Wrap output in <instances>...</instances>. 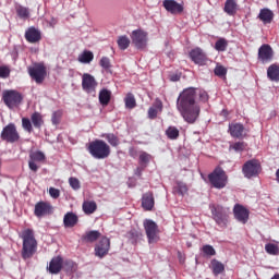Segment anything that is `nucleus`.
I'll use <instances>...</instances> for the list:
<instances>
[{
  "label": "nucleus",
  "mask_w": 279,
  "mask_h": 279,
  "mask_svg": "<svg viewBox=\"0 0 279 279\" xmlns=\"http://www.w3.org/2000/svg\"><path fill=\"white\" fill-rule=\"evenodd\" d=\"M197 97L199 101L206 104L208 101V93L204 89H195V87H189L180 93L177 99V110L185 121L193 125L198 119L202 112V107L197 102Z\"/></svg>",
  "instance_id": "nucleus-1"
},
{
  "label": "nucleus",
  "mask_w": 279,
  "mask_h": 279,
  "mask_svg": "<svg viewBox=\"0 0 279 279\" xmlns=\"http://www.w3.org/2000/svg\"><path fill=\"white\" fill-rule=\"evenodd\" d=\"M20 239L23 240L22 258L27 260L36 254V251L38 250V241H36L33 229H24L20 233Z\"/></svg>",
  "instance_id": "nucleus-2"
},
{
  "label": "nucleus",
  "mask_w": 279,
  "mask_h": 279,
  "mask_svg": "<svg viewBox=\"0 0 279 279\" xmlns=\"http://www.w3.org/2000/svg\"><path fill=\"white\" fill-rule=\"evenodd\" d=\"M87 151L96 160H106L110 157V145L104 140H95L87 145Z\"/></svg>",
  "instance_id": "nucleus-3"
},
{
  "label": "nucleus",
  "mask_w": 279,
  "mask_h": 279,
  "mask_svg": "<svg viewBox=\"0 0 279 279\" xmlns=\"http://www.w3.org/2000/svg\"><path fill=\"white\" fill-rule=\"evenodd\" d=\"M209 210L214 221L219 228H228V221H230V209L221 205H209Z\"/></svg>",
  "instance_id": "nucleus-4"
},
{
  "label": "nucleus",
  "mask_w": 279,
  "mask_h": 279,
  "mask_svg": "<svg viewBox=\"0 0 279 279\" xmlns=\"http://www.w3.org/2000/svg\"><path fill=\"white\" fill-rule=\"evenodd\" d=\"M208 180L215 189H225L226 184H228V175H226V171L221 168L214 170L208 175Z\"/></svg>",
  "instance_id": "nucleus-5"
},
{
  "label": "nucleus",
  "mask_w": 279,
  "mask_h": 279,
  "mask_svg": "<svg viewBox=\"0 0 279 279\" xmlns=\"http://www.w3.org/2000/svg\"><path fill=\"white\" fill-rule=\"evenodd\" d=\"M1 141H5V143H19L21 140V135L16 130V125L14 123H9L3 128L0 134Z\"/></svg>",
  "instance_id": "nucleus-6"
},
{
  "label": "nucleus",
  "mask_w": 279,
  "mask_h": 279,
  "mask_svg": "<svg viewBox=\"0 0 279 279\" xmlns=\"http://www.w3.org/2000/svg\"><path fill=\"white\" fill-rule=\"evenodd\" d=\"M3 101L5 106L12 110L13 108H19V106H21L23 96L16 90H7L3 93Z\"/></svg>",
  "instance_id": "nucleus-7"
},
{
  "label": "nucleus",
  "mask_w": 279,
  "mask_h": 279,
  "mask_svg": "<svg viewBox=\"0 0 279 279\" xmlns=\"http://www.w3.org/2000/svg\"><path fill=\"white\" fill-rule=\"evenodd\" d=\"M131 39L136 49H145L148 43V34L143 29H135L131 33Z\"/></svg>",
  "instance_id": "nucleus-8"
},
{
  "label": "nucleus",
  "mask_w": 279,
  "mask_h": 279,
  "mask_svg": "<svg viewBox=\"0 0 279 279\" xmlns=\"http://www.w3.org/2000/svg\"><path fill=\"white\" fill-rule=\"evenodd\" d=\"M28 74L36 84H43L47 77V68L44 64H35L33 68H28Z\"/></svg>",
  "instance_id": "nucleus-9"
},
{
  "label": "nucleus",
  "mask_w": 279,
  "mask_h": 279,
  "mask_svg": "<svg viewBox=\"0 0 279 279\" xmlns=\"http://www.w3.org/2000/svg\"><path fill=\"white\" fill-rule=\"evenodd\" d=\"M97 80L95 76L88 73H84L82 76V88L87 95H95L97 93Z\"/></svg>",
  "instance_id": "nucleus-10"
},
{
  "label": "nucleus",
  "mask_w": 279,
  "mask_h": 279,
  "mask_svg": "<svg viewBox=\"0 0 279 279\" xmlns=\"http://www.w3.org/2000/svg\"><path fill=\"white\" fill-rule=\"evenodd\" d=\"M144 229L148 239V243H157L159 239L158 225L151 219H146L144 220Z\"/></svg>",
  "instance_id": "nucleus-11"
},
{
  "label": "nucleus",
  "mask_w": 279,
  "mask_h": 279,
  "mask_svg": "<svg viewBox=\"0 0 279 279\" xmlns=\"http://www.w3.org/2000/svg\"><path fill=\"white\" fill-rule=\"evenodd\" d=\"M257 60L262 62V64H267L274 60V48L269 46V44H263L257 53Z\"/></svg>",
  "instance_id": "nucleus-12"
},
{
  "label": "nucleus",
  "mask_w": 279,
  "mask_h": 279,
  "mask_svg": "<svg viewBox=\"0 0 279 279\" xmlns=\"http://www.w3.org/2000/svg\"><path fill=\"white\" fill-rule=\"evenodd\" d=\"M45 153L40 150H35L29 153V160H28V169L36 173L38 169H40V166H38V162H45Z\"/></svg>",
  "instance_id": "nucleus-13"
},
{
  "label": "nucleus",
  "mask_w": 279,
  "mask_h": 279,
  "mask_svg": "<svg viewBox=\"0 0 279 279\" xmlns=\"http://www.w3.org/2000/svg\"><path fill=\"white\" fill-rule=\"evenodd\" d=\"M242 171L245 178H254L260 171V163L255 159L248 160L244 163Z\"/></svg>",
  "instance_id": "nucleus-14"
},
{
  "label": "nucleus",
  "mask_w": 279,
  "mask_h": 279,
  "mask_svg": "<svg viewBox=\"0 0 279 279\" xmlns=\"http://www.w3.org/2000/svg\"><path fill=\"white\" fill-rule=\"evenodd\" d=\"M233 215L240 223H247L250 220V210H247L243 205L236 204L233 208Z\"/></svg>",
  "instance_id": "nucleus-15"
},
{
  "label": "nucleus",
  "mask_w": 279,
  "mask_h": 279,
  "mask_svg": "<svg viewBox=\"0 0 279 279\" xmlns=\"http://www.w3.org/2000/svg\"><path fill=\"white\" fill-rule=\"evenodd\" d=\"M110 252V239L104 236L95 246V254L98 258H104Z\"/></svg>",
  "instance_id": "nucleus-16"
},
{
  "label": "nucleus",
  "mask_w": 279,
  "mask_h": 279,
  "mask_svg": "<svg viewBox=\"0 0 279 279\" xmlns=\"http://www.w3.org/2000/svg\"><path fill=\"white\" fill-rule=\"evenodd\" d=\"M190 58L194 64H199L201 66H204V64L208 62V57L206 56V52L201 48H195L191 50Z\"/></svg>",
  "instance_id": "nucleus-17"
},
{
  "label": "nucleus",
  "mask_w": 279,
  "mask_h": 279,
  "mask_svg": "<svg viewBox=\"0 0 279 279\" xmlns=\"http://www.w3.org/2000/svg\"><path fill=\"white\" fill-rule=\"evenodd\" d=\"M162 5L170 14H182L184 12V5L175 0H163Z\"/></svg>",
  "instance_id": "nucleus-18"
},
{
  "label": "nucleus",
  "mask_w": 279,
  "mask_h": 279,
  "mask_svg": "<svg viewBox=\"0 0 279 279\" xmlns=\"http://www.w3.org/2000/svg\"><path fill=\"white\" fill-rule=\"evenodd\" d=\"M34 213L36 217H45V215H51V204L39 202L35 205Z\"/></svg>",
  "instance_id": "nucleus-19"
},
{
  "label": "nucleus",
  "mask_w": 279,
  "mask_h": 279,
  "mask_svg": "<svg viewBox=\"0 0 279 279\" xmlns=\"http://www.w3.org/2000/svg\"><path fill=\"white\" fill-rule=\"evenodd\" d=\"M40 38H41L40 31L37 29L36 27L32 26L28 29H26L25 39L27 40V43H31V44L39 43Z\"/></svg>",
  "instance_id": "nucleus-20"
},
{
  "label": "nucleus",
  "mask_w": 279,
  "mask_h": 279,
  "mask_svg": "<svg viewBox=\"0 0 279 279\" xmlns=\"http://www.w3.org/2000/svg\"><path fill=\"white\" fill-rule=\"evenodd\" d=\"M64 265V259L61 256L53 257L49 264L48 271L50 274H60Z\"/></svg>",
  "instance_id": "nucleus-21"
},
{
  "label": "nucleus",
  "mask_w": 279,
  "mask_h": 279,
  "mask_svg": "<svg viewBox=\"0 0 279 279\" xmlns=\"http://www.w3.org/2000/svg\"><path fill=\"white\" fill-rule=\"evenodd\" d=\"M229 132L233 138H243L245 136V126L241 123L230 124Z\"/></svg>",
  "instance_id": "nucleus-22"
},
{
  "label": "nucleus",
  "mask_w": 279,
  "mask_h": 279,
  "mask_svg": "<svg viewBox=\"0 0 279 279\" xmlns=\"http://www.w3.org/2000/svg\"><path fill=\"white\" fill-rule=\"evenodd\" d=\"M154 193L153 192H146L142 196V208L144 210H151L154 208Z\"/></svg>",
  "instance_id": "nucleus-23"
},
{
  "label": "nucleus",
  "mask_w": 279,
  "mask_h": 279,
  "mask_svg": "<svg viewBox=\"0 0 279 279\" xmlns=\"http://www.w3.org/2000/svg\"><path fill=\"white\" fill-rule=\"evenodd\" d=\"M223 12H226L228 16H234L236 12H239V2H236V0H227L225 2Z\"/></svg>",
  "instance_id": "nucleus-24"
},
{
  "label": "nucleus",
  "mask_w": 279,
  "mask_h": 279,
  "mask_svg": "<svg viewBox=\"0 0 279 279\" xmlns=\"http://www.w3.org/2000/svg\"><path fill=\"white\" fill-rule=\"evenodd\" d=\"M77 215L73 213H66L63 217V226L65 228H75V226H77Z\"/></svg>",
  "instance_id": "nucleus-25"
},
{
  "label": "nucleus",
  "mask_w": 279,
  "mask_h": 279,
  "mask_svg": "<svg viewBox=\"0 0 279 279\" xmlns=\"http://www.w3.org/2000/svg\"><path fill=\"white\" fill-rule=\"evenodd\" d=\"M143 236V233L136 229H131L129 232H126L125 238L128 241L132 243V245H136L138 241H141Z\"/></svg>",
  "instance_id": "nucleus-26"
},
{
  "label": "nucleus",
  "mask_w": 279,
  "mask_h": 279,
  "mask_svg": "<svg viewBox=\"0 0 279 279\" xmlns=\"http://www.w3.org/2000/svg\"><path fill=\"white\" fill-rule=\"evenodd\" d=\"M173 193L175 195H181V197H184L186 193H189V185L182 181H177L173 186Z\"/></svg>",
  "instance_id": "nucleus-27"
},
{
  "label": "nucleus",
  "mask_w": 279,
  "mask_h": 279,
  "mask_svg": "<svg viewBox=\"0 0 279 279\" xmlns=\"http://www.w3.org/2000/svg\"><path fill=\"white\" fill-rule=\"evenodd\" d=\"M267 77L270 82H279V66L278 64H271L267 69Z\"/></svg>",
  "instance_id": "nucleus-28"
},
{
  "label": "nucleus",
  "mask_w": 279,
  "mask_h": 279,
  "mask_svg": "<svg viewBox=\"0 0 279 279\" xmlns=\"http://www.w3.org/2000/svg\"><path fill=\"white\" fill-rule=\"evenodd\" d=\"M92 60H95V54L90 50L83 51L77 58V61L81 62V64H90Z\"/></svg>",
  "instance_id": "nucleus-29"
},
{
  "label": "nucleus",
  "mask_w": 279,
  "mask_h": 279,
  "mask_svg": "<svg viewBox=\"0 0 279 279\" xmlns=\"http://www.w3.org/2000/svg\"><path fill=\"white\" fill-rule=\"evenodd\" d=\"M98 98L101 106H108V104H110V99L112 98V92L109 89H101Z\"/></svg>",
  "instance_id": "nucleus-30"
},
{
  "label": "nucleus",
  "mask_w": 279,
  "mask_h": 279,
  "mask_svg": "<svg viewBox=\"0 0 279 279\" xmlns=\"http://www.w3.org/2000/svg\"><path fill=\"white\" fill-rule=\"evenodd\" d=\"M158 112H162V101L157 100L153 107L148 109V119H156Z\"/></svg>",
  "instance_id": "nucleus-31"
},
{
  "label": "nucleus",
  "mask_w": 279,
  "mask_h": 279,
  "mask_svg": "<svg viewBox=\"0 0 279 279\" xmlns=\"http://www.w3.org/2000/svg\"><path fill=\"white\" fill-rule=\"evenodd\" d=\"M210 265L214 276H219L223 274V271H226V266L223 265V263L217 259H211Z\"/></svg>",
  "instance_id": "nucleus-32"
},
{
  "label": "nucleus",
  "mask_w": 279,
  "mask_h": 279,
  "mask_svg": "<svg viewBox=\"0 0 279 279\" xmlns=\"http://www.w3.org/2000/svg\"><path fill=\"white\" fill-rule=\"evenodd\" d=\"M258 19L265 24L271 23V21H274V12L269 9H262L259 11Z\"/></svg>",
  "instance_id": "nucleus-33"
},
{
  "label": "nucleus",
  "mask_w": 279,
  "mask_h": 279,
  "mask_svg": "<svg viewBox=\"0 0 279 279\" xmlns=\"http://www.w3.org/2000/svg\"><path fill=\"white\" fill-rule=\"evenodd\" d=\"M102 138H106L111 147H119V145H121V141L114 133H106L102 135Z\"/></svg>",
  "instance_id": "nucleus-34"
},
{
  "label": "nucleus",
  "mask_w": 279,
  "mask_h": 279,
  "mask_svg": "<svg viewBox=\"0 0 279 279\" xmlns=\"http://www.w3.org/2000/svg\"><path fill=\"white\" fill-rule=\"evenodd\" d=\"M151 160V155H149V153L146 151H140V160L138 163L141 167L143 168H147V166L149 165Z\"/></svg>",
  "instance_id": "nucleus-35"
},
{
  "label": "nucleus",
  "mask_w": 279,
  "mask_h": 279,
  "mask_svg": "<svg viewBox=\"0 0 279 279\" xmlns=\"http://www.w3.org/2000/svg\"><path fill=\"white\" fill-rule=\"evenodd\" d=\"M97 210V203L90 201V202H84L83 203V211L85 215H93Z\"/></svg>",
  "instance_id": "nucleus-36"
},
{
  "label": "nucleus",
  "mask_w": 279,
  "mask_h": 279,
  "mask_svg": "<svg viewBox=\"0 0 279 279\" xmlns=\"http://www.w3.org/2000/svg\"><path fill=\"white\" fill-rule=\"evenodd\" d=\"M63 269L68 274H75V271H77V264H75L71 259H66L65 262H63Z\"/></svg>",
  "instance_id": "nucleus-37"
},
{
  "label": "nucleus",
  "mask_w": 279,
  "mask_h": 279,
  "mask_svg": "<svg viewBox=\"0 0 279 279\" xmlns=\"http://www.w3.org/2000/svg\"><path fill=\"white\" fill-rule=\"evenodd\" d=\"M247 148V144L245 142H235L233 144H230L229 149L230 151H236L238 154H241V151H245Z\"/></svg>",
  "instance_id": "nucleus-38"
},
{
  "label": "nucleus",
  "mask_w": 279,
  "mask_h": 279,
  "mask_svg": "<svg viewBox=\"0 0 279 279\" xmlns=\"http://www.w3.org/2000/svg\"><path fill=\"white\" fill-rule=\"evenodd\" d=\"M130 43H131L130 37L126 35L118 37V47L122 51H125V49H128V47H130Z\"/></svg>",
  "instance_id": "nucleus-39"
},
{
  "label": "nucleus",
  "mask_w": 279,
  "mask_h": 279,
  "mask_svg": "<svg viewBox=\"0 0 279 279\" xmlns=\"http://www.w3.org/2000/svg\"><path fill=\"white\" fill-rule=\"evenodd\" d=\"M31 121L34 125V128H37V129H40L43 128V116L38 112H34L32 116H31Z\"/></svg>",
  "instance_id": "nucleus-40"
},
{
  "label": "nucleus",
  "mask_w": 279,
  "mask_h": 279,
  "mask_svg": "<svg viewBox=\"0 0 279 279\" xmlns=\"http://www.w3.org/2000/svg\"><path fill=\"white\" fill-rule=\"evenodd\" d=\"M166 135L168 136V138H170V141H175L180 136V130H178V128L175 126H169L166 130Z\"/></svg>",
  "instance_id": "nucleus-41"
},
{
  "label": "nucleus",
  "mask_w": 279,
  "mask_h": 279,
  "mask_svg": "<svg viewBox=\"0 0 279 279\" xmlns=\"http://www.w3.org/2000/svg\"><path fill=\"white\" fill-rule=\"evenodd\" d=\"M99 236H101V233L99 231H89L86 233L84 240L87 243H95V241H97V239H99Z\"/></svg>",
  "instance_id": "nucleus-42"
},
{
  "label": "nucleus",
  "mask_w": 279,
  "mask_h": 279,
  "mask_svg": "<svg viewBox=\"0 0 279 279\" xmlns=\"http://www.w3.org/2000/svg\"><path fill=\"white\" fill-rule=\"evenodd\" d=\"M202 252L206 258H210L211 256H216L217 251L210 244H206L202 247Z\"/></svg>",
  "instance_id": "nucleus-43"
},
{
  "label": "nucleus",
  "mask_w": 279,
  "mask_h": 279,
  "mask_svg": "<svg viewBox=\"0 0 279 279\" xmlns=\"http://www.w3.org/2000/svg\"><path fill=\"white\" fill-rule=\"evenodd\" d=\"M125 108L129 110H132L136 108V98H134V95L129 94L124 99Z\"/></svg>",
  "instance_id": "nucleus-44"
},
{
  "label": "nucleus",
  "mask_w": 279,
  "mask_h": 279,
  "mask_svg": "<svg viewBox=\"0 0 279 279\" xmlns=\"http://www.w3.org/2000/svg\"><path fill=\"white\" fill-rule=\"evenodd\" d=\"M265 251L267 252V254H270V256H278L279 247L277 244L267 243L265 245Z\"/></svg>",
  "instance_id": "nucleus-45"
},
{
  "label": "nucleus",
  "mask_w": 279,
  "mask_h": 279,
  "mask_svg": "<svg viewBox=\"0 0 279 279\" xmlns=\"http://www.w3.org/2000/svg\"><path fill=\"white\" fill-rule=\"evenodd\" d=\"M16 14L20 19H29V9L19 5L16 8Z\"/></svg>",
  "instance_id": "nucleus-46"
},
{
  "label": "nucleus",
  "mask_w": 279,
  "mask_h": 279,
  "mask_svg": "<svg viewBox=\"0 0 279 279\" xmlns=\"http://www.w3.org/2000/svg\"><path fill=\"white\" fill-rule=\"evenodd\" d=\"M216 51H226L228 49V40L226 38H220L215 44Z\"/></svg>",
  "instance_id": "nucleus-47"
},
{
  "label": "nucleus",
  "mask_w": 279,
  "mask_h": 279,
  "mask_svg": "<svg viewBox=\"0 0 279 279\" xmlns=\"http://www.w3.org/2000/svg\"><path fill=\"white\" fill-rule=\"evenodd\" d=\"M69 184L71 189H73V191H80V189H82V183H80V179L75 177H71L69 179Z\"/></svg>",
  "instance_id": "nucleus-48"
},
{
  "label": "nucleus",
  "mask_w": 279,
  "mask_h": 279,
  "mask_svg": "<svg viewBox=\"0 0 279 279\" xmlns=\"http://www.w3.org/2000/svg\"><path fill=\"white\" fill-rule=\"evenodd\" d=\"M22 128L23 130H25V132H28L29 134L34 131V128L32 126V121L28 118L22 119Z\"/></svg>",
  "instance_id": "nucleus-49"
},
{
  "label": "nucleus",
  "mask_w": 279,
  "mask_h": 279,
  "mask_svg": "<svg viewBox=\"0 0 279 279\" xmlns=\"http://www.w3.org/2000/svg\"><path fill=\"white\" fill-rule=\"evenodd\" d=\"M215 75L218 77H226L228 70L223 65H217L214 70Z\"/></svg>",
  "instance_id": "nucleus-50"
},
{
  "label": "nucleus",
  "mask_w": 279,
  "mask_h": 279,
  "mask_svg": "<svg viewBox=\"0 0 279 279\" xmlns=\"http://www.w3.org/2000/svg\"><path fill=\"white\" fill-rule=\"evenodd\" d=\"M62 119V110H57L52 113V125H58L60 124V120Z\"/></svg>",
  "instance_id": "nucleus-51"
},
{
  "label": "nucleus",
  "mask_w": 279,
  "mask_h": 279,
  "mask_svg": "<svg viewBox=\"0 0 279 279\" xmlns=\"http://www.w3.org/2000/svg\"><path fill=\"white\" fill-rule=\"evenodd\" d=\"M100 66L105 69V71H108L110 69V59L108 57H102L100 59Z\"/></svg>",
  "instance_id": "nucleus-52"
},
{
  "label": "nucleus",
  "mask_w": 279,
  "mask_h": 279,
  "mask_svg": "<svg viewBox=\"0 0 279 279\" xmlns=\"http://www.w3.org/2000/svg\"><path fill=\"white\" fill-rule=\"evenodd\" d=\"M0 77L5 80L7 77H10V68L8 66H0Z\"/></svg>",
  "instance_id": "nucleus-53"
},
{
  "label": "nucleus",
  "mask_w": 279,
  "mask_h": 279,
  "mask_svg": "<svg viewBox=\"0 0 279 279\" xmlns=\"http://www.w3.org/2000/svg\"><path fill=\"white\" fill-rule=\"evenodd\" d=\"M49 195H50V197H52V199H58V197H60V190H58L56 187H50Z\"/></svg>",
  "instance_id": "nucleus-54"
},
{
  "label": "nucleus",
  "mask_w": 279,
  "mask_h": 279,
  "mask_svg": "<svg viewBox=\"0 0 279 279\" xmlns=\"http://www.w3.org/2000/svg\"><path fill=\"white\" fill-rule=\"evenodd\" d=\"M146 168H143V166H140L135 169V175H137L138 178H141V175H143V171H145Z\"/></svg>",
  "instance_id": "nucleus-55"
},
{
  "label": "nucleus",
  "mask_w": 279,
  "mask_h": 279,
  "mask_svg": "<svg viewBox=\"0 0 279 279\" xmlns=\"http://www.w3.org/2000/svg\"><path fill=\"white\" fill-rule=\"evenodd\" d=\"M129 154H130L131 158H136L138 156V151L134 148H130Z\"/></svg>",
  "instance_id": "nucleus-56"
},
{
  "label": "nucleus",
  "mask_w": 279,
  "mask_h": 279,
  "mask_svg": "<svg viewBox=\"0 0 279 279\" xmlns=\"http://www.w3.org/2000/svg\"><path fill=\"white\" fill-rule=\"evenodd\" d=\"M171 82H180V75L173 74L170 76Z\"/></svg>",
  "instance_id": "nucleus-57"
},
{
  "label": "nucleus",
  "mask_w": 279,
  "mask_h": 279,
  "mask_svg": "<svg viewBox=\"0 0 279 279\" xmlns=\"http://www.w3.org/2000/svg\"><path fill=\"white\" fill-rule=\"evenodd\" d=\"M56 25H58V20L52 17L50 21V27H56Z\"/></svg>",
  "instance_id": "nucleus-58"
},
{
  "label": "nucleus",
  "mask_w": 279,
  "mask_h": 279,
  "mask_svg": "<svg viewBox=\"0 0 279 279\" xmlns=\"http://www.w3.org/2000/svg\"><path fill=\"white\" fill-rule=\"evenodd\" d=\"M270 279H279V275L276 274L274 277H271Z\"/></svg>",
  "instance_id": "nucleus-59"
}]
</instances>
